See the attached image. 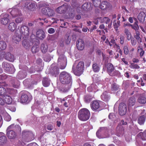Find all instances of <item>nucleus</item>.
I'll list each match as a JSON object with an SVG mask.
<instances>
[{
	"mask_svg": "<svg viewBox=\"0 0 146 146\" xmlns=\"http://www.w3.org/2000/svg\"><path fill=\"white\" fill-rule=\"evenodd\" d=\"M59 79L62 84H68V87L66 89H64L62 90L64 92H67L70 88L71 85L72 80L70 74L66 72H63L60 75Z\"/></svg>",
	"mask_w": 146,
	"mask_h": 146,
	"instance_id": "obj_1",
	"label": "nucleus"
},
{
	"mask_svg": "<svg viewBox=\"0 0 146 146\" xmlns=\"http://www.w3.org/2000/svg\"><path fill=\"white\" fill-rule=\"evenodd\" d=\"M12 129L14 130L19 131H21V128L20 126L18 125H14V124H12L9 126L7 128V135L9 139H14L15 138L16 135V133L13 130H9Z\"/></svg>",
	"mask_w": 146,
	"mask_h": 146,
	"instance_id": "obj_2",
	"label": "nucleus"
},
{
	"mask_svg": "<svg viewBox=\"0 0 146 146\" xmlns=\"http://www.w3.org/2000/svg\"><path fill=\"white\" fill-rule=\"evenodd\" d=\"M84 64L83 62H80L77 64L76 62L72 67V70L75 75L77 76H80L83 72Z\"/></svg>",
	"mask_w": 146,
	"mask_h": 146,
	"instance_id": "obj_3",
	"label": "nucleus"
},
{
	"mask_svg": "<svg viewBox=\"0 0 146 146\" xmlns=\"http://www.w3.org/2000/svg\"><path fill=\"white\" fill-rule=\"evenodd\" d=\"M90 113L87 109L84 108L80 109L78 113V117L80 120L82 121H86L90 117Z\"/></svg>",
	"mask_w": 146,
	"mask_h": 146,
	"instance_id": "obj_4",
	"label": "nucleus"
},
{
	"mask_svg": "<svg viewBox=\"0 0 146 146\" xmlns=\"http://www.w3.org/2000/svg\"><path fill=\"white\" fill-rule=\"evenodd\" d=\"M106 68L107 72L111 76H115L119 73V71L115 70L113 65L111 63H109L104 65V69Z\"/></svg>",
	"mask_w": 146,
	"mask_h": 146,
	"instance_id": "obj_5",
	"label": "nucleus"
},
{
	"mask_svg": "<svg viewBox=\"0 0 146 146\" xmlns=\"http://www.w3.org/2000/svg\"><path fill=\"white\" fill-rule=\"evenodd\" d=\"M22 136L24 141L29 142L33 140L34 138L33 133L30 131H24L22 132Z\"/></svg>",
	"mask_w": 146,
	"mask_h": 146,
	"instance_id": "obj_6",
	"label": "nucleus"
},
{
	"mask_svg": "<svg viewBox=\"0 0 146 146\" xmlns=\"http://www.w3.org/2000/svg\"><path fill=\"white\" fill-rule=\"evenodd\" d=\"M58 64L60 65V69H63L65 68L67 64V60L63 54L59 56L58 60Z\"/></svg>",
	"mask_w": 146,
	"mask_h": 146,
	"instance_id": "obj_7",
	"label": "nucleus"
},
{
	"mask_svg": "<svg viewBox=\"0 0 146 146\" xmlns=\"http://www.w3.org/2000/svg\"><path fill=\"white\" fill-rule=\"evenodd\" d=\"M2 66L5 71L9 73L12 74L15 72V69L12 64L4 62L2 64Z\"/></svg>",
	"mask_w": 146,
	"mask_h": 146,
	"instance_id": "obj_8",
	"label": "nucleus"
},
{
	"mask_svg": "<svg viewBox=\"0 0 146 146\" xmlns=\"http://www.w3.org/2000/svg\"><path fill=\"white\" fill-rule=\"evenodd\" d=\"M127 124V123L126 122H124L123 120H122L118 124L116 128L117 134L118 136H120L121 135H122L124 133V129L121 125H124Z\"/></svg>",
	"mask_w": 146,
	"mask_h": 146,
	"instance_id": "obj_9",
	"label": "nucleus"
},
{
	"mask_svg": "<svg viewBox=\"0 0 146 146\" xmlns=\"http://www.w3.org/2000/svg\"><path fill=\"white\" fill-rule=\"evenodd\" d=\"M32 99V96L27 92L23 93L20 98L21 102L22 103L29 102Z\"/></svg>",
	"mask_w": 146,
	"mask_h": 146,
	"instance_id": "obj_10",
	"label": "nucleus"
},
{
	"mask_svg": "<svg viewBox=\"0 0 146 146\" xmlns=\"http://www.w3.org/2000/svg\"><path fill=\"white\" fill-rule=\"evenodd\" d=\"M97 21H94V23L96 24L98 23V20H99L101 23H105L106 24H108V27L109 28H110L112 25V22L110 21V19L108 17H102L98 18L97 19Z\"/></svg>",
	"mask_w": 146,
	"mask_h": 146,
	"instance_id": "obj_11",
	"label": "nucleus"
},
{
	"mask_svg": "<svg viewBox=\"0 0 146 146\" xmlns=\"http://www.w3.org/2000/svg\"><path fill=\"white\" fill-rule=\"evenodd\" d=\"M42 13L48 16H52L55 14L54 11L48 7L43 8L42 9Z\"/></svg>",
	"mask_w": 146,
	"mask_h": 146,
	"instance_id": "obj_12",
	"label": "nucleus"
},
{
	"mask_svg": "<svg viewBox=\"0 0 146 146\" xmlns=\"http://www.w3.org/2000/svg\"><path fill=\"white\" fill-rule=\"evenodd\" d=\"M127 109L126 105L123 103H121L119 106V113L121 115H123L126 114Z\"/></svg>",
	"mask_w": 146,
	"mask_h": 146,
	"instance_id": "obj_13",
	"label": "nucleus"
},
{
	"mask_svg": "<svg viewBox=\"0 0 146 146\" xmlns=\"http://www.w3.org/2000/svg\"><path fill=\"white\" fill-rule=\"evenodd\" d=\"M20 32L23 36L25 38H27L29 33V29L26 26H23L21 28Z\"/></svg>",
	"mask_w": 146,
	"mask_h": 146,
	"instance_id": "obj_14",
	"label": "nucleus"
},
{
	"mask_svg": "<svg viewBox=\"0 0 146 146\" xmlns=\"http://www.w3.org/2000/svg\"><path fill=\"white\" fill-rule=\"evenodd\" d=\"M68 8L67 4L66 3L58 7L56 9V11L57 13L62 14L64 13Z\"/></svg>",
	"mask_w": 146,
	"mask_h": 146,
	"instance_id": "obj_15",
	"label": "nucleus"
},
{
	"mask_svg": "<svg viewBox=\"0 0 146 146\" xmlns=\"http://www.w3.org/2000/svg\"><path fill=\"white\" fill-rule=\"evenodd\" d=\"M90 106L92 109L94 111H96L100 110L99 102L97 101L92 102Z\"/></svg>",
	"mask_w": 146,
	"mask_h": 146,
	"instance_id": "obj_16",
	"label": "nucleus"
},
{
	"mask_svg": "<svg viewBox=\"0 0 146 146\" xmlns=\"http://www.w3.org/2000/svg\"><path fill=\"white\" fill-rule=\"evenodd\" d=\"M10 89H6V87L5 86L0 87V96H3L7 94H11V92L9 91Z\"/></svg>",
	"mask_w": 146,
	"mask_h": 146,
	"instance_id": "obj_17",
	"label": "nucleus"
},
{
	"mask_svg": "<svg viewBox=\"0 0 146 146\" xmlns=\"http://www.w3.org/2000/svg\"><path fill=\"white\" fill-rule=\"evenodd\" d=\"M2 17L1 22L2 24L6 25L8 23L9 20V16L7 14L2 15L1 16Z\"/></svg>",
	"mask_w": 146,
	"mask_h": 146,
	"instance_id": "obj_18",
	"label": "nucleus"
},
{
	"mask_svg": "<svg viewBox=\"0 0 146 146\" xmlns=\"http://www.w3.org/2000/svg\"><path fill=\"white\" fill-rule=\"evenodd\" d=\"M100 3L98 5V6H99L100 9L102 10H104L106 9L109 8L111 6L110 3L106 1H103L102 3Z\"/></svg>",
	"mask_w": 146,
	"mask_h": 146,
	"instance_id": "obj_19",
	"label": "nucleus"
},
{
	"mask_svg": "<svg viewBox=\"0 0 146 146\" xmlns=\"http://www.w3.org/2000/svg\"><path fill=\"white\" fill-rule=\"evenodd\" d=\"M23 46L26 49H29L33 45V43L31 41L24 39L22 42Z\"/></svg>",
	"mask_w": 146,
	"mask_h": 146,
	"instance_id": "obj_20",
	"label": "nucleus"
},
{
	"mask_svg": "<svg viewBox=\"0 0 146 146\" xmlns=\"http://www.w3.org/2000/svg\"><path fill=\"white\" fill-rule=\"evenodd\" d=\"M76 46L78 50H83L84 48V43L83 40L82 39L78 40L76 42Z\"/></svg>",
	"mask_w": 146,
	"mask_h": 146,
	"instance_id": "obj_21",
	"label": "nucleus"
},
{
	"mask_svg": "<svg viewBox=\"0 0 146 146\" xmlns=\"http://www.w3.org/2000/svg\"><path fill=\"white\" fill-rule=\"evenodd\" d=\"M98 88L97 85L94 83H93L87 89L89 92H95L98 90Z\"/></svg>",
	"mask_w": 146,
	"mask_h": 146,
	"instance_id": "obj_22",
	"label": "nucleus"
},
{
	"mask_svg": "<svg viewBox=\"0 0 146 146\" xmlns=\"http://www.w3.org/2000/svg\"><path fill=\"white\" fill-rule=\"evenodd\" d=\"M7 94L3 96L5 101V104H10L12 102V99L11 97Z\"/></svg>",
	"mask_w": 146,
	"mask_h": 146,
	"instance_id": "obj_23",
	"label": "nucleus"
},
{
	"mask_svg": "<svg viewBox=\"0 0 146 146\" xmlns=\"http://www.w3.org/2000/svg\"><path fill=\"white\" fill-rule=\"evenodd\" d=\"M36 36L38 38L41 40L43 39L45 37L44 32L41 30H39L36 32Z\"/></svg>",
	"mask_w": 146,
	"mask_h": 146,
	"instance_id": "obj_24",
	"label": "nucleus"
},
{
	"mask_svg": "<svg viewBox=\"0 0 146 146\" xmlns=\"http://www.w3.org/2000/svg\"><path fill=\"white\" fill-rule=\"evenodd\" d=\"M3 57H5L6 60L10 62H13L15 59L14 56L9 53L6 54L5 56Z\"/></svg>",
	"mask_w": 146,
	"mask_h": 146,
	"instance_id": "obj_25",
	"label": "nucleus"
},
{
	"mask_svg": "<svg viewBox=\"0 0 146 146\" xmlns=\"http://www.w3.org/2000/svg\"><path fill=\"white\" fill-rule=\"evenodd\" d=\"M21 36L19 34H16L13 37V41L16 43H17L21 40Z\"/></svg>",
	"mask_w": 146,
	"mask_h": 146,
	"instance_id": "obj_26",
	"label": "nucleus"
},
{
	"mask_svg": "<svg viewBox=\"0 0 146 146\" xmlns=\"http://www.w3.org/2000/svg\"><path fill=\"white\" fill-rule=\"evenodd\" d=\"M101 98L103 101L107 102L110 99V97L107 92H104L101 95Z\"/></svg>",
	"mask_w": 146,
	"mask_h": 146,
	"instance_id": "obj_27",
	"label": "nucleus"
},
{
	"mask_svg": "<svg viewBox=\"0 0 146 146\" xmlns=\"http://www.w3.org/2000/svg\"><path fill=\"white\" fill-rule=\"evenodd\" d=\"M145 14L144 12H140L138 16V18L139 21L143 23L145 21Z\"/></svg>",
	"mask_w": 146,
	"mask_h": 146,
	"instance_id": "obj_28",
	"label": "nucleus"
},
{
	"mask_svg": "<svg viewBox=\"0 0 146 146\" xmlns=\"http://www.w3.org/2000/svg\"><path fill=\"white\" fill-rule=\"evenodd\" d=\"M90 3H85L82 6V8H81L82 10H86L88 9H89L90 8ZM80 9V7L78 8L77 9V11L78 12V9Z\"/></svg>",
	"mask_w": 146,
	"mask_h": 146,
	"instance_id": "obj_29",
	"label": "nucleus"
},
{
	"mask_svg": "<svg viewBox=\"0 0 146 146\" xmlns=\"http://www.w3.org/2000/svg\"><path fill=\"white\" fill-rule=\"evenodd\" d=\"M106 129V128L104 127H102L99 129L97 131L96 135L99 138H102L104 137L100 136V133L104 132Z\"/></svg>",
	"mask_w": 146,
	"mask_h": 146,
	"instance_id": "obj_30",
	"label": "nucleus"
},
{
	"mask_svg": "<svg viewBox=\"0 0 146 146\" xmlns=\"http://www.w3.org/2000/svg\"><path fill=\"white\" fill-rule=\"evenodd\" d=\"M134 37L137 39L138 43L142 42V40L140 37V33L138 31H136L134 34Z\"/></svg>",
	"mask_w": 146,
	"mask_h": 146,
	"instance_id": "obj_31",
	"label": "nucleus"
},
{
	"mask_svg": "<svg viewBox=\"0 0 146 146\" xmlns=\"http://www.w3.org/2000/svg\"><path fill=\"white\" fill-rule=\"evenodd\" d=\"M42 84L43 86L45 87L48 86L50 84V80L46 78H44L42 81Z\"/></svg>",
	"mask_w": 146,
	"mask_h": 146,
	"instance_id": "obj_32",
	"label": "nucleus"
},
{
	"mask_svg": "<svg viewBox=\"0 0 146 146\" xmlns=\"http://www.w3.org/2000/svg\"><path fill=\"white\" fill-rule=\"evenodd\" d=\"M138 102L141 104H144L146 103V98L144 96H140L137 99Z\"/></svg>",
	"mask_w": 146,
	"mask_h": 146,
	"instance_id": "obj_33",
	"label": "nucleus"
},
{
	"mask_svg": "<svg viewBox=\"0 0 146 146\" xmlns=\"http://www.w3.org/2000/svg\"><path fill=\"white\" fill-rule=\"evenodd\" d=\"M16 27L17 26L15 23L12 22L9 24L8 26V28L11 31H13L15 30Z\"/></svg>",
	"mask_w": 146,
	"mask_h": 146,
	"instance_id": "obj_34",
	"label": "nucleus"
},
{
	"mask_svg": "<svg viewBox=\"0 0 146 146\" xmlns=\"http://www.w3.org/2000/svg\"><path fill=\"white\" fill-rule=\"evenodd\" d=\"M10 13L13 18H15L18 15L20 16L19 12L17 10H13L10 12Z\"/></svg>",
	"mask_w": 146,
	"mask_h": 146,
	"instance_id": "obj_35",
	"label": "nucleus"
},
{
	"mask_svg": "<svg viewBox=\"0 0 146 146\" xmlns=\"http://www.w3.org/2000/svg\"><path fill=\"white\" fill-rule=\"evenodd\" d=\"M135 102V100L134 98H130L128 102V106L129 107L133 106L134 105Z\"/></svg>",
	"mask_w": 146,
	"mask_h": 146,
	"instance_id": "obj_36",
	"label": "nucleus"
},
{
	"mask_svg": "<svg viewBox=\"0 0 146 146\" xmlns=\"http://www.w3.org/2000/svg\"><path fill=\"white\" fill-rule=\"evenodd\" d=\"M6 137L3 133L0 132V143H4L6 141Z\"/></svg>",
	"mask_w": 146,
	"mask_h": 146,
	"instance_id": "obj_37",
	"label": "nucleus"
},
{
	"mask_svg": "<svg viewBox=\"0 0 146 146\" xmlns=\"http://www.w3.org/2000/svg\"><path fill=\"white\" fill-rule=\"evenodd\" d=\"M113 46L116 50V52H119L120 55H122V51L120 49V47L118 45L116 44H115Z\"/></svg>",
	"mask_w": 146,
	"mask_h": 146,
	"instance_id": "obj_38",
	"label": "nucleus"
},
{
	"mask_svg": "<svg viewBox=\"0 0 146 146\" xmlns=\"http://www.w3.org/2000/svg\"><path fill=\"white\" fill-rule=\"evenodd\" d=\"M7 46L6 43L3 41L0 42V51L3 50L6 48Z\"/></svg>",
	"mask_w": 146,
	"mask_h": 146,
	"instance_id": "obj_39",
	"label": "nucleus"
},
{
	"mask_svg": "<svg viewBox=\"0 0 146 146\" xmlns=\"http://www.w3.org/2000/svg\"><path fill=\"white\" fill-rule=\"evenodd\" d=\"M7 78V76L5 74L0 75V86H3V82L2 81L5 80Z\"/></svg>",
	"mask_w": 146,
	"mask_h": 146,
	"instance_id": "obj_40",
	"label": "nucleus"
},
{
	"mask_svg": "<svg viewBox=\"0 0 146 146\" xmlns=\"http://www.w3.org/2000/svg\"><path fill=\"white\" fill-rule=\"evenodd\" d=\"M124 32L127 36V39L128 40H130L131 38V36L130 32L129 30L127 29H125L124 30Z\"/></svg>",
	"mask_w": 146,
	"mask_h": 146,
	"instance_id": "obj_41",
	"label": "nucleus"
},
{
	"mask_svg": "<svg viewBox=\"0 0 146 146\" xmlns=\"http://www.w3.org/2000/svg\"><path fill=\"white\" fill-rule=\"evenodd\" d=\"M92 68L94 71L95 72H98L100 68L99 65L96 63H94L93 64Z\"/></svg>",
	"mask_w": 146,
	"mask_h": 146,
	"instance_id": "obj_42",
	"label": "nucleus"
},
{
	"mask_svg": "<svg viewBox=\"0 0 146 146\" xmlns=\"http://www.w3.org/2000/svg\"><path fill=\"white\" fill-rule=\"evenodd\" d=\"M145 121V118L144 116H140L139 118L138 122L140 125L143 124Z\"/></svg>",
	"mask_w": 146,
	"mask_h": 146,
	"instance_id": "obj_43",
	"label": "nucleus"
},
{
	"mask_svg": "<svg viewBox=\"0 0 146 146\" xmlns=\"http://www.w3.org/2000/svg\"><path fill=\"white\" fill-rule=\"evenodd\" d=\"M48 47L46 44H42L41 47V49L43 53H45L47 51Z\"/></svg>",
	"mask_w": 146,
	"mask_h": 146,
	"instance_id": "obj_44",
	"label": "nucleus"
},
{
	"mask_svg": "<svg viewBox=\"0 0 146 146\" xmlns=\"http://www.w3.org/2000/svg\"><path fill=\"white\" fill-rule=\"evenodd\" d=\"M39 50V47L37 45H34L31 49V51L33 53H35L38 52Z\"/></svg>",
	"mask_w": 146,
	"mask_h": 146,
	"instance_id": "obj_45",
	"label": "nucleus"
},
{
	"mask_svg": "<svg viewBox=\"0 0 146 146\" xmlns=\"http://www.w3.org/2000/svg\"><path fill=\"white\" fill-rule=\"evenodd\" d=\"M138 136L140 137L143 140H145L146 138V131L144 133L140 132L138 134Z\"/></svg>",
	"mask_w": 146,
	"mask_h": 146,
	"instance_id": "obj_46",
	"label": "nucleus"
},
{
	"mask_svg": "<svg viewBox=\"0 0 146 146\" xmlns=\"http://www.w3.org/2000/svg\"><path fill=\"white\" fill-rule=\"evenodd\" d=\"M93 97V96H91L90 95H86L84 98L85 101L86 103H89Z\"/></svg>",
	"mask_w": 146,
	"mask_h": 146,
	"instance_id": "obj_47",
	"label": "nucleus"
},
{
	"mask_svg": "<svg viewBox=\"0 0 146 146\" xmlns=\"http://www.w3.org/2000/svg\"><path fill=\"white\" fill-rule=\"evenodd\" d=\"M137 52L139 53L141 57L142 56L144 53V51L140 46H138L137 48Z\"/></svg>",
	"mask_w": 146,
	"mask_h": 146,
	"instance_id": "obj_48",
	"label": "nucleus"
},
{
	"mask_svg": "<svg viewBox=\"0 0 146 146\" xmlns=\"http://www.w3.org/2000/svg\"><path fill=\"white\" fill-rule=\"evenodd\" d=\"M120 22L119 21H117L115 20L113 21V26L116 31L117 30L118 27L120 25Z\"/></svg>",
	"mask_w": 146,
	"mask_h": 146,
	"instance_id": "obj_49",
	"label": "nucleus"
},
{
	"mask_svg": "<svg viewBox=\"0 0 146 146\" xmlns=\"http://www.w3.org/2000/svg\"><path fill=\"white\" fill-rule=\"evenodd\" d=\"M130 26L132 29H134L136 31H137V30L139 29V27L137 24V22H135L133 25H130Z\"/></svg>",
	"mask_w": 146,
	"mask_h": 146,
	"instance_id": "obj_50",
	"label": "nucleus"
},
{
	"mask_svg": "<svg viewBox=\"0 0 146 146\" xmlns=\"http://www.w3.org/2000/svg\"><path fill=\"white\" fill-rule=\"evenodd\" d=\"M93 1V3L96 7H98V5L101 3L100 0H92Z\"/></svg>",
	"mask_w": 146,
	"mask_h": 146,
	"instance_id": "obj_51",
	"label": "nucleus"
},
{
	"mask_svg": "<svg viewBox=\"0 0 146 146\" xmlns=\"http://www.w3.org/2000/svg\"><path fill=\"white\" fill-rule=\"evenodd\" d=\"M5 120L7 121H10L11 117L8 114H6L4 117Z\"/></svg>",
	"mask_w": 146,
	"mask_h": 146,
	"instance_id": "obj_52",
	"label": "nucleus"
},
{
	"mask_svg": "<svg viewBox=\"0 0 146 146\" xmlns=\"http://www.w3.org/2000/svg\"><path fill=\"white\" fill-rule=\"evenodd\" d=\"M23 20V18L20 17H18L15 19V22L17 23H21Z\"/></svg>",
	"mask_w": 146,
	"mask_h": 146,
	"instance_id": "obj_53",
	"label": "nucleus"
},
{
	"mask_svg": "<svg viewBox=\"0 0 146 146\" xmlns=\"http://www.w3.org/2000/svg\"><path fill=\"white\" fill-rule=\"evenodd\" d=\"M28 7L29 9L31 10L33 9H33L35 8V4L34 3H31L29 5Z\"/></svg>",
	"mask_w": 146,
	"mask_h": 146,
	"instance_id": "obj_54",
	"label": "nucleus"
},
{
	"mask_svg": "<svg viewBox=\"0 0 146 146\" xmlns=\"http://www.w3.org/2000/svg\"><path fill=\"white\" fill-rule=\"evenodd\" d=\"M116 44L115 42V40L114 39H111L110 42H109V44L110 46H113L114 45V44Z\"/></svg>",
	"mask_w": 146,
	"mask_h": 146,
	"instance_id": "obj_55",
	"label": "nucleus"
},
{
	"mask_svg": "<svg viewBox=\"0 0 146 146\" xmlns=\"http://www.w3.org/2000/svg\"><path fill=\"white\" fill-rule=\"evenodd\" d=\"M123 50L124 53L126 54H127L128 53V49L127 46H125L123 47Z\"/></svg>",
	"mask_w": 146,
	"mask_h": 146,
	"instance_id": "obj_56",
	"label": "nucleus"
},
{
	"mask_svg": "<svg viewBox=\"0 0 146 146\" xmlns=\"http://www.w3.org/2000/svg\"><path fill=\"white\" fill-rule=\"evenodd\" d=\"M119 87L115 84H114L112 85V89L114 90H116L118 89Z\"/></svg>",
	"mask_w": 146,
	"mask_h": 146,
	"instance_id": "obj_57",
	"label": "nucleus"
},
{
	"mask_svg": "<svg viewBox=\"0 0 146 146\" xmlns=\"http://www.w3.org/2000/svg\"><path fill=\"white\" fill-rule=\"evenodd\" d=\"M3 99L0 97V104L1 105H4L5 104L4 97L3 96Z\"/></svg>",
	"mask_w": 146,
	"mask_h": 146,
	"instance_id": "obj_58",
	"label": "nucleus"
},
{
	"mask_svg": "<svg viewBox=\"0 0 146 146\" xmlns=\"http://www.w3.org/2000/svg\"><path fill=\"white\" fill-rule=\"evenodd\" d=\"M131 43L133 46H135L136 44L137 41L133 38L131 39Z\"/></svg>",
	"mask_w": 146,
	"mask_h": 146,
	"instance_id": "obj_59",
	"label": "nucleus"
},
{
	"mask_svg": "<svg viewBox=\"0 0 146 146\" xmlns=\"http://www.w3.org/2000/svg\"><path fill=\"white\" fill-rule=\"evenodd\" d=\"M54 29L52 28H50L48 30V32L50 34H52L54 33Z\"/></svg>",
	"mask_w": 146,
	"mask_h": 146,
	"instance_id": "obj_60",
	"label": "nucleus"
},
{
	"mask_svg": "<svg viewBox=\"0 0 146 146\" xmlns=\"http://www.w3.org/2000/svg\"><path fill=\"white\" fill-rule=\"evenodd\" d=\"M53 127L51 125H48L47 127V130L51 131L52 130Z\"/></svg>",
	"mask_w": 146,
	"mask_h": 146,
	"instance_id": "obj_61",
	"label": "nucleus"
},
{
	"mask_svg": "<svg viewBox=\"0 0 146 146\" xmlns=\"http://www.w3.org/2000/svg\"><path fill=\"white\" fill-rule=\"evenodd\" d=\"M58 72L59 69L58 68H56L54 73V75L55 76H56V75L58 74Z\"/></svg>",
	"mask_w": 146,
	"mask_h": 146,
	"instance_id": "obj_62",
	"label": "nucleus"
},
{
	"mask_svg": "<svg viewBox=\"0 0 146 146\" xmlns=\"http://www.w3.org/2000/svg\"><path fill=\"white\" fill-rule=\"evenodd\" d=\"M29 146H38V145L35 143H30L28 144Z\"/></svg>",
	"mask_w": 146,
	"mask_h": 146,
	"instance_id": "obj_63",
	"label": "nucleus"
},
{
	"mask_svg": "<svg viewBox=\"0 0 146 146\" xmlns=\"http://www.w3.org/2000/svg\"><path fill=\"white\" fill-rule=\"evenodd\" d=\"M67 39L66 40V42L67 44H69L70 42V39L69 38L68 36L67 37Z\"/></svg>",
	"mask_w": 146,
	"mask_h": 146,
	"instance_id": "obj_64",
	"label": "nucleus"
}]
</instances>
